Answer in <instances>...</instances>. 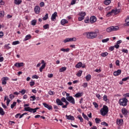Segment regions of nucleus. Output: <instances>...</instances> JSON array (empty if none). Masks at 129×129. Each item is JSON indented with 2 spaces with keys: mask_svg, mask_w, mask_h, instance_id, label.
Wrapping results in <instances>:
<instances>
[{
  "mask_svg": "<svg viewBox=\"0 0 129 129\" xmlns=\"http://www.w3.org/2000/svg\"><path fill=\"white\" fill-rule=\"evenodd\" d=\"M84 36H85L87 39H95L97 37V34L96 32L91 31L85 32L83 33Z\"/></svg>",
  "mask_w": 129,
  "mask_h": 129,
  "instance_id": "nucleus-1",
  "label": "nucleus"
},
{
  "mask_svg": "<svg viewBox=\"0 0 129 129\" xmlns=\"http://www.w3.org/2000/svg\"><path fill=\"white\" fill-rule=\"evenodd\" d=\"M100 112L101 115H102V116H105V115L108 113V107L105 105H104L103 107L100 109Z\"/></svg>",
  "mask_w": 129,
  "mask_h": 129,
  "instance_id": "nucleus-2",
  "label": "nucleus"
},
{
  "mask_svg": "<svg viewBox=\"0 0 129 129\" xmlns=\"http://www.w3.org/2000/svg\"><path fill=\"white\" fill-rule=\"evenodd\" d=\"M119 104L122 106H126L127 105V100L125 98L120 99L119 100Z\"/></svg>",
  "mask_w": 129,
  "mask_h": 129,
  "instance_id": "nucleus-3",
  "label": "nucleus"
},
{
  "mask_svg": "<svg viewBox=\"0 0 129 129\" xmlns=\"http://www.w3.org/2000/svg\"><path fill=\"white\" fill-rule=\"evenodd\" d=\"M37 109H39V108L36 107L34 109L31 108L30 107H27L24 108L25 111H29V112H33V113H35V112H37Z\"/></svg>",
  "mask_w": 129,
  "mask_h": 129,
  "instance_id": "nucleus-4",
  "label": "nucleus"
},
{
  "mask_svg": "<svg viewBox=\"0 0 129 129\" xmlns=\"http://www.w3.org/2000/svg\"><path fill=\"white\" fill-rule=\"evenodd\" d=\"M118 29V26H111L107 28L106 31L108 32V33H110V32H112V31H117Z\"/></svg>",
  "mask_w": 129,
  "mask_h": 129,
  "instance_id": "nucleus-5",
  "label": "nucleus"
},
{
  "mask_svg": "<svg viewBox=\"0 0 129 129\" xmlns=\"http://www.w3.org/2000/svg\"><path fill=\"white\" fill-rule=\"evenodd\" d=\"M67 100L70 102V103H72V104H74L75 103V99L73 98V96L67 97Z\"/></svg>",
  "mask_w": 129,
  "mask_h": 129,
  "instance_id": "nucleus-6",
  "label": "nucleus"
},
{
  "mask_svg": "<svg viewBox=\"0 0 129 129\" xmlns=\"http://www.w3.org/2000/svg\"><path fill=\"white\" fill-rule=\"evenodd\" d=\"M76 41V38L73 37V38H67L66 39L63 40V42L66 43H68V42H75Z\"/></svg>",
  "mask_w": 129,
  "mask_h": 129,
  "instance_id": "nucleus-7",
  "label": "nucleus"
},
{
  "mask_svg": "<svg viewBox=\"0 0 129 129\" xmlns=\"http://www.w3.org/2000/svg\"><path fill=\"white\" fill-rule=\"evenodd\" d=\"M9 77H3L2 79V84L3 85H6V84H7V81H8L9 80Z\"/></svg>",
  "mask_w": 129,
  "mask_h": 129,
  "instance_id": "nucleus-8",
  "label": "nucleus"
},
{
  "mask_svg": "<svg viewBox=\"0 0 129 129\" xmlns=\"http://www.w3.org/2000/svg\"><path fill=\"white\" fill-rule=\"evenodd\" d=\"M25 65V63L24 62H16L14 66L15 67H17L18 68H20V67H23Z\"/></svg>",
  "mask_w": 129,
  "mask_h": 129,
  "instance_id": "nucleus-9",
  "label": "nucleus"
},
{
  "mask_svg": "<svg viewBox=\"0 0 129 129\" xmlns=\"http://www.w3.org/2000/svg\"><path fill=\"white\" fill-rule=\"evenodd\" d=\"M116 123L119 126H120L121 125H122V124L123 123V119H117Z\"/></svg>",
  "mask_w": 129,
  "mask_h": 129,
  "instance_id": "nucleus-10",
  "label": "nucleus"
},
{
  "mask_svg": "<svg viewBox=\"0 0 129 129\" xmlns=\"http://www.w3.org/2000/svg\"><path fill=\"white\" fill-rule=\"evenodd\" d=\"M43 105L44 106V107L47 108V109H48L49 110H51V109H52L53 108V107H52L51 105H49L46 103H43Z\"/></svg>",
  "mask_w": 129,
  "mask_h": 129,
  "instance_id": "nucleus-11",
  "label": "nucleus"
},
{
  "mask_svg": "<svg viewBox=\"0 0 129 129\" xmlns=\"http://www.w3.org/2000/svg\"><path fill=\"white\" fill-rule=\"evenodd\" d=\"M111 12L112 14H114L115 15H117V14L120 13V9H113Z\"/></svg>",
  "mask_w": 129,
  "mask_h": 129,
  "instance_id": "nucleus-12",
  "label": "nucleus"
},
{
  "mask_svg": "<svg viewBox=\"0 0 129 129\" xmlns=\"http://www.w3.org/2000/svg\"><path fill=\"white\" fill-rule=\"evenodd\" d=\"M58 17V15H57V12H54L51 17V21H55L56 20V17Z\"/></svg>",
  "mask_w": 129,
  "mask_h": 129,
  "instance_id": "nucleus-13",
  "label": "nucleus"
},
{
  "mask_svg": "<svg viewBox=\"0 0 129 129\" xmlns=\"http://www.w3.org/2000/svg\"><path fill=\"white\" fill-rule=\"evenodd\" d=\"M121 74V70H118L117 71L114 72L113 75L114 76H118Z\"/></svg>",
  "mask_w": 129,
  "mask_h": 129,
  "instance_id": "nucleus-14",
  "label": "nucleus"
},
{
  "mask_svg": "<svg viewBox=\"0 0 129 129\" xmlns=\"http://www.w3.org/2000/svg\"><path fill=\"white\" fill-rule=\"evenodd\" d=\"M40 7L37 6L35 7L34 12L35 14H40Z\"/></svg>",
  "mask_w": 129,
  "mask_h": 129,
  "instance_id": "nucleus-15",
  "label": "nucleus"
},
{
  "mask_svg": "<svg viewBox=\"0 0 129 129\" xmlns=\"http://www.w3.org/2000/svg\"><path fill=\"white\" fill-rule=\"evenodd\" d=\"M95 22H96V17L91 16L90 17V23H91V24H93L94 23H95Z\"/></svg>",
  "mask_w": 129,
  "mask_h": 129,
  "instance_id": "nucleus-16",
  "label": "nucleus"
},
{
  "mask_svg": "<svg viewBox=\"0 0 129 129\" xmlns=\"http://www.w3.org/2000/svg\"><path fill=\"white\" fill-rule=\"evenodd\" d=\"M56 102L57 105H63L64 104V103L62 102V101H61L59 98L56 99Z\"/></svg>",
  "mask_w": 129,
  "mask_h": 129,
  "instance_id": "nucleus-17",
  "label": "nucleus"
},
{
  "mask_svg": "<svg viewBox=\"0 0 129 129\" xmlns=\"http://www.w3.org/2000/svg\"><path fill=\"white\" fill-rule=\"evenodd\" d=\"M66 116L67 119H69V120H74V119H75V118H74V116L72 115H66Z\"/></svg>",
  "mask_w": 129,
  "mask_h": 129,
  "instance_id": "nucleus-18",
  "label": "nucleus"
},
{
  "mask_svg": "<svg viewBox=\"0 0 129 129\" xmlns=\"http://www.w3.org/2000/svg\"><path fill=\"white\" fill-rule=\"evenodd\" d=\"M122 111V114H123L124 115H127V110H126V109L123 108L121 110Z\"/></svg>",
  "mask_w": 129,
  "mask_h": 129,
  "instance_id": "nucleus-19",
  "label": "nucleus"
},
{
  "mask_svg": "<svg viewBox=\"0 0 129 129\" xmlns=\"http://www.w3.org/2000/svg\"><path fill=\"white\" fill-rule=\"evenodd\" d=\"M22 3H23L22 0H14V4L17 5H21Z\"/></svg>",
  "mask_w": 129,
  "mask_h": 129,
  "instance_id": "nucleus-20",
  "label": "nucleus"
},
{
  "mask_svg": "<svg viewBox=\"0 0 129 129\" xmlns=\"http://www.w3.org/2000/svg\"><path fill=\"white\" fill-rule=\"evenodd\" d=\"M60 23L62 26H64L65 24H68V21L66 19H62L61 20Z\"/></svg>",
  "mask_w": 129,
  "mask_h": 129,
  "instance_id": "nucleus-21",
  "label": "nucleus"
},
{
  "mask_svg": "<svg viewBox=\"0 0 129 129\" xmlns=\"http://www.w3.org/2000/svg\"><path fill=\"white\" fill-rule=\"evenodd\" d=\"M78 15L80 16L81 17H85V16H86V13L82 11L79 13Z\"/></svg>",
  "mask_w": 129,
  "mask_h": 129,
  "instance_id": "nucleus-22",
  "label": "nucleus"
},
{
  "mask_svg": "<svg viewBox=\"0 0 129 129\" xmlns=\"http://www.w3.org/2000/svg\"><path fill=\"white\" fill-rule=\"evenodd\" d=\"M125 23H126L124 24V26L125 27H127V26H129V17H127V18L125 19Z\"/></svg>",
  "mask_w": 129,
  "mask_h": 129,
  "instance_id": "nucleus-23",
  "label": "nucleus"
},
{
  "mask_svg": "<svg viewBox=\"0 0 129 129\" xmlns=\"http://www.w3.org/2000/svg\"><path fill=\"white\" fill-rule=\"evenodd\" d=\"M31 38H32V36L31 35V34H28L25 36L24 41H28V40H30Z\"/></svg>",
  "mask_w": 129,
  "mask_h": 129,
  "instance_id": "nucleus-24",
  "label": "nucleus"
},
{
  "mask_svg": "<svg viewBox=\"0 0 129 129\" xmlns=\"http://www.w3.org/2000/svg\"><path fill=\"white\" fill-rule=\"evenodd\" d=\"M82 67V62H79L76 65V68H81Z\"/></svg>",
  "mask_w": 129,
  "mask_h": 129,
  "instance_id": "nucleus-25",
  "label": "nucleus"
},
{
  "mask_svg": "<svg viewBox=\"0 0 129 129\" xmlns=\"http://www.w3.org/2000/svg\"><path fill=\"white\" fill-rule=\"evenodd\" d=\"M67 69V68L65 67H62L59 70V72H64V71H66Z\"/></svg>",
  "mask_w": 129,
  "mask_h": 129,
  "instance_id": "nucleus-26",
  "label": "nucleus"
},
{
  "mask_svg": "<svg viewBox=\"0 0 129 129\" xmlns=\"http://www.w3.org/2000/svg\"><path fill=\"white\" fill-rule=\"evenodd\" d=\"M60 51H62V52H66L67 53H68L69 51H70V49L68 48L67 49L65 48H61L60 49Z\"/></svg>",
  "mask_w": 129,
  "mask_h": 129,
  "instance_id": "nucleus-27",
  "label": "nucleus"
},
{
  "mask_svg": "<svg viewBox=\"0 0 129 129\" xmlns=\"http://www.w3.org/2000/svg\"><path fill=\"white\" fill-rule=\"evenodd\" d=\"M75 96L77 98H79V97H81V96H82V93H78L75 94Z\"/></svg>",
  "mask_w": 129,
  "mask_h": 129,
  "instance_id": "nucleus-28",
  "label": "nucleus"
},
{
  "mask_svg": "<svg viewBox=\"0 0 129 129\" xmlns=\"http://www.w3.org/2000/svg\"><path fill=\"white\" fill-rule=\"evenodd\" d=\"M48 18H49V14H48V13H46L45 16L42 18V19L43 20V21H47Z\"/></svg>",
  "mask_w": 129,
  "mask_h": 129,
  "instance_id": "nucleus-29",
  "label": "nucleus"
},
{
  "mask_svg": "<svg viewBox=\"0 0 129 129\" xmlns=\"http://www.w3.org/2000/svg\"><path fill=\"white\" fill-rule=\"evenodd\" d=\"M110 3H111V0H105L104 2V5H106L107 6H108Z\"/></svg>",
  "mask_w": 129,
  "mask_h": 129,
  "instance_id": "nucleus-30",
  "label": "nucleus"
},
{
  "mask_svg": "<svg viewBox=\"0 0 129 129\" xmlns=\"http://www.w3.org/2000/svg\"><path fill=\"white\" fill-rule=\"evenodd\" d=\"M45 67H46V64H42V66L39 69L40 72H43V69H44Z\"/></svg>",
  "mask_w": 129,
  "mask_h": 129,
  "instance_id": "nucleus-31",
  "label": "nucleus"
},
{
  "mask_svg": "<svg viewBox=\"0 0 129 129\" xmlns=\"http://www.w3.org/2000/svg\"><path fill=\"white\" fill-rule=\"evenodd\" d=\"M83 117L85 119H86V120H88V121H89V118L87 116V115H85L84 113H82Z\"/></svg>",
  "mask_w": 129,
  "mask_h": 129,
  "instance_id": "nucleus-32",
  "label": "nucleus"
},
{
  "mask_svg": "<svg viewBox=\"0 0 129 129\" xmlns=\"http://www.w3.org/2000/svg\"><path fill=\"white\" fill-rule=\"evenodd\" d=\"M0 114L1 115H5V111H4V109L0 107Z\"/></svg>",
  "mask_w": 129,
  "mask_h": 129,
  "instance_id": "nucleus-33",
  "label": "nucleus"
},
{
  "mask_svg": "<svg viewBox=\"0 0 129 129\" xmlns=\"http://www.w3.org/2000/svg\"><path fill=\"white\" fill-rule=\"evenodd\" d=\"M91 79V75H88L86 76V80L87 81H89Z\"/></svg>",
  "mask_w": 129,
  "mask_h": 129,
  "instance_id": "nucleus-34",
  "label": "nucleus"
},
{
  "mask_svg": "<svg viewBox=\"0 0 129 129\" xmlns=\"http://www.w3.org/2000/svg\"><path fill=\"white\" fill-rule=\"evenodd\" d=\"M77 118H79V119L80 120L81 122H83V121H84L83 118H82V117L81 116V115H79L77 116Z\"/></svg>",
  "mask_w": 129,
  "mask_h": 129,
  "instance_id": "nucleus-35",
  "label": "nucleus"
},
{
  "mask_svg": "<svg viewBox=\"0 0 129 129\" xmlns=\"http://www.w3.org/2000/svg\"><path fill=\"white\" fill-rule=\"evenodd\" d=\"M95 121L96 123H100V122H101V120L99 118H96Z\"/></svg>",
  "mask_w": 129,
  "mask_h": 129,
  "instance_id": "nucleus-36",
  "label": "nucleus"
},
{
  "mask_svg": "<svg viewBox=\"0 0 129 129\" xmlns=\"http://www.w3.org/2000/svg\"><path fill=\"white\" fill-rule=\"evenodd\" d=\"M30 101H35L36 100V96H30Z\"/></svg>",
  "mask_w": 129,
  "mask_h": 129,
  "instance_id": "nucleus-37",
  "label": "nucleus"
},
{
  "mask_svg": "<svg viewBox=\"0 0 129 129\" xmlns=\"http://www.w3.org/2000/svg\"><path fill=\"white\" fill-rule=\"evenodd\" d=\"M5 17V11L0 12V18H4Z\"/></svg>",
  "mask_w": 129,
  "mask_h": 129,
  "instance_id": "nucleus-38",
  "label": "nucleus"
},
{
  "mask_svg": "<svg viewBox=\"0 0 129 129\" xmlns=\"http://www.w3.org/2000/svg\"><path fill=\"white\" fill-rule=\"evenodd\" d=\"M37 23V20H33L32 21H31V25L32 26H36V24Z\"/></svg>",
  "mask_w": 129,
  "mask_h": 129,
  "instance_id": "nucleus-39",
  "label": "nucleus"
},
{
  "mask_svg": "<svg viewBox=\"0 0 129 129\" xmlns=\"http://www.w3.org/2000/svg\"><path fill=\"white\" fill-rule=\"evenodd\" d=\"M81 75H82V71H79L77 74V76H78V77H80Z\"/></svg>",
  "mask_w": 129,
  "mask_h": 129,
  "instance_id": "nucleus-40",
  "label": "nucleus"
},
{
  "mask_svg": "<svg viewBox=\"0 0 129 129\" xmlns=\"http://www.w3.org/2000/svg\"><path fill=\"white\" fill-rule=\"evenodd\" d=\"M10 43H8V44H6L4 46L5 49H11L12 47H10Z\"/></svg>",
  "mask_w": 129,
  "mask_h": 129,
  "instance_id": "nucleus-41",
  "label": "nucleus"
},
{
  "mask_svg": "<svg viewBox=\"0 0 129 129\" xmlns=\"http://www.w3.org/2000/svg\"><path fill=\"white\" fill-rule=\"evenodd\" d=\"M16 105H17V102H14L13 103V104H12L11 105V108H12V109L14 108V107H15V106H16Z\"/></svg>",
  "mask_w": 129,
  "mask_h": 129,
  "instance_id": "nucleus-42",
  "label": "nucleus"
},
{
  "mask_svg": "<svg viewBox=\"0 0 129 129\" xmlns=\"http://www.w3.org/2000/svg\"><path fill=\"white\" fill-rule=\"evenodd\" d=\"M49 28H50L49 24H45L43 26V28L45 29V30H47V29H49Z\"/></svg>",
  "mask_w": 129,
  "mask_h": 129,
  "instance_id": "nucleus-43",
  "label": "nucleus"
},
{
  "mask_svg": "<svg viewBox=\"0 0 129 129\" xmlns=\"http://www.w3.org/2000/svg\"><path fill=\"white\" fill-rule=\"evenodd\" d=\"M111 16H112V13L111 12H109L107 13L106 17H111Z\"/></svg>",
  "mask_w": 129,
  "mask_h": 129,
  "instance_id": "nucleus-44",
  "label": "nucleus"
},
{
  "mask_svg": "<svg viewBox=\"0 0 129 129\" xmlns=\"http://www.w3.org/2000/svg\"><path fill=\"white\" fill-rule=\"evenodd\" d=\"M108 55V53L107 52H103L101 53L102 57H106Z\"/></svg>",
  "mask_w": 129,
  "mask_h": 129,
  "instance_id": "nucleus-45",
  "label": "nucleus"
},
{
  "mask_svg": "<svg viewBox=\"0 0 129 129\" xmlns=\"http://www.w3.org/2000/svg\"><path fill=\"white\" fill-rule=\"evenodd\" d=\"M108 41H109V38H107L106 39H103L102 40V43H107V42H108Z\"/></svg>",
  "mask_w": 129,
  "mask_h": 129,
  "instance_id": "nucleus-46",
  "label": "nucleus"
},
{
  "mask_svg": "<svg viewBox=\"0 0 129 129\" xmlns=\"http://www.w3.org/2000/svg\"><path fill=\"white\" fill-rule=\"evenodd\" d=\"M19 44H20V41H15L12 42V45H18Z\"/></svg>",
  "mask_w": 129,
  "mask_h": 129,
  "instance_id": "nucleus-47",
  "label": "nucleus"
},
{
  "mask_svg": "<svg viewBox=\"0 0 129 129\" xmlns=\"http://www.w3.org/2000/svg\"><path fill=\"white\" fill-rule=\"evenodd\" d=\"M93 104L94 106V107H95V108H97V107H98V104H97V103L93 102Z\"/></svg>",
  "mask_w": 129,
  "mask_h": 129,
  "instance_id": "nucleus-48",
  "label": "nucleus"
},
{
  "mask_svg": "<svg viewBox=\"0 0 129 129\" xmlns=\"http://www.w3.org/2000/svg\"><path fill=\"white\" fill-rule=\"evenodd\" d=\"M32 78L33 79H38L39 76H37L36 75H34L32 76Z\"/></svg>",
  "mask_w": 129,
  "mask_h": 129,
  "instance_id": "nucleus-49",
  "label": "nucleus"
},
{
  "mask_svg": "<svg viewBox=\"0 0 129 129\" xmlns=\"http://www.w3.org/2000/svg\"><path fill=\"white\" fill-rule=\"evenodd\" d=\"M122 52L123 53H125L126 54H127L128 53V50H127V49H122Z\"/></svg>",
  "mask_w": 129,
  "mask_h": 129,
  "instance_id": "nucleus-50",
  "label": "nucleus"
},
{
  "mask_svg": "<svg viewBox=\"0 0 129 129\" xmlns=\"http://www.w3.org/2000/svg\"><path fill=\"white\" fill-rule=\"evenodd\" d=\"M102 125H105V126H108V124L107 123H106L105 121H103L101 122Z\"/></svg>",
  "mask_w": 129,
  "mask_h": 129,
  "instance_id": "nucleus-51",
  "label": "nucleus"
},
{
  "mask_svg": "<svg viewBox=\"0 0 129 129\" xmlns=\"http://www.w3.org/2000/svg\"><path fill=\"white\" fill-rule=\"evenodd\" d=\"M85 18V17H82L81 16V17H79L78 18V20L80 21H83V20H84V18Z\"/></svg>",
  "mask_w": 129,
  "mask_h": 129,
  "instance_id": "nucleus-52",
  "label": "nucleus"
},
{
  "mask_svg": "<svg viewBox=\"0 0 129 129\" xmlns=\"http://www.w3.org/2000/svg\"><path fill=\"white\" fill-rule=\"evenodd\" d=\"M75 4H76V0H72L71 5H72V6H73V5H75Z\"/></svg>",
  "mask_w": 129,
  "mask_h": 129,
  "instance_id": "nucleus-53",
  "label": "nucleus"
},
{
  "mask_svg": "<svg viewBox=\"0 0 129 129\" xmlns=\"http://www.w3.org/2000/svg\"><path fill=\"white\" fill-rule=\"evenodd\" d=\"M103 100L104 101H107V96L106 95H104L103 96Z\"/></svg>",
  "mask_w": 129,
  "mask_h": 129,
  "instance_id": "nucleus-54",
  "label": "nucleus"
},
{
  "mask_svg": "<svg viewBox=\"0 0 129 129\" xmlns=\"http://www.w3.org/2000/svg\"><path fill=\"white\" fill-rule=\"evenodd\" d=\"M20 93H21V94H22L23 95H24V94H25V93H26V90H22V91L19 92Z\"/></svg>",
  "mask_w": 129,
  "mask_h": 129,
  "instance_id": "nucleus-55",
  "label": "nucleus"
},
{
  "mask_svg": "<svg viewBox=\"0 0 129 129\" xmlns=\"http://www.w3.org/2000/svg\"><path fill=\"white\" fill-rule=\"evenodd\" d=\"M61 102H66L67 100H66V98H65V97H63L61 99Z\"/></svg>",
  "mask_w": 129,
  "mask_h": 129,
  "instance_id": "nucleus-56",
  "label": "nucleus"
},
{
  "mask_svg": "<svg viewBox=\"0 0 129 129\" xmlns=\"http://www.w3.org/2000/svg\"><path fill=\"white\" fill-rule=\"evenodd\" d=\"M0 5L1 6H5V2L3 0H0Z\"/></svg>",
  "mask_w": 129,
  "mask_h": 129,
  "instance_id": "nucleus-57",
  "label": "nucleus"
},
{
  "mask_svg": "<svg viewBox=\"0 0 129 129\" xmlns=\"http://www.w3.org/2000/svg\"><path fill=\"white\" fill-rule=\"evenodd\" d=\"M39 6H40V7H41L42 8V7H44V6H45V3H44V2H41L39 4Z\"/></svg>",
  "mask_w": 129,
  "mask_h": 129,
  "instance_id": "nucleus-58",
  "label": "nucleus"
},
{
  "mask_svg": "<svg viewBox=\"0 0 129 129\" xmlns=\"http://www.w3.org/2000/svg\"><path fill=\"white\" fill-rule=\"evenodd\" d=\"M30 86H34L35 85V82L32 81L30 82Z\"/></svg>",
  "mask_w": 129,
  "mask_h": 129,
  "instance_id": "nucleus-59",
  "label": "nucleus"
},
{
  "mask_svg": "<svg viewBox=\"0 0 129 129\" xmlns=\"http://www.w3.org/2000/svg\"><path fill=\"white\" fill-rule=\"evenodd\" d=\"M128 79H129V77H127L122 79V81H126V80H128Z\"/></svg>",
  "mask_w": 129,
  "mask_h": 129,
  "instance_id": "nucleus-60",
  "label": "nucleus"
},
{
  "mask_svg": "<svg viewBox=\"0 0 129 129\" xmlns=\"http://www.w3.org/2000/svg\"><path fill=\"white\" fill-rule=\"evenodd\" d=\"M96 97H97V98L99 100L101 99V96H100V95L99 94H96Z\"/></svg>",
  "mask_w": 129,
  "mask_h": 129,
  "instance_id": "nucleus-61",
  "label": "nucleus"
},
{
  "mask_svg": "<svg viewBox=\"0 0 129 129\" xmlns=\"http://www.w3.org/2000/svg\"><path fill=\"white\" fill-rule=\"evenodd\" d=\"M109 50L110 51H113V50H114V46H110L109 48Z\"/></svg>",
  "mask_w": 129,
  "mask_h": 129,
  "instance_id": "nucleus-62",
  "label": "nucleus"
},
{
  "mask_svg": "<svg viewBox=\"0 0 129 129\" xmlns=\"http://www.w3.org/2000/svg\"><path fill=\"white\" fill-rule=\"evenodd\" d=\"M115 64L116 65V66H119V60H116L115 61Z\"/></svg>",
  "mask_w": 129,
  "mask_h": 129,
  "instance_id": "nucleus-63",
  "label": "nucleus"
},
{
  "mask_svg": "<svg viewBox=\"0 0 129 129\" xmlns=\"http://www.w3.org/2000/svg\"><path fill=\"white\" fill-rule=\"evenodd\" d=\"M4 37V32L3 31L0 32V38Z\"/></svg>",
  "mask_w": 129,
  "mask_h": 129,
  "instance_id": "nucleus-64",
  "label": "nucleus"
}]
</instances>
